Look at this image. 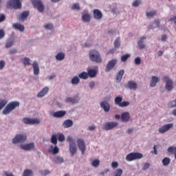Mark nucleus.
<instances>
[{"label":"nucleus","mask_w":176,"mask_h":176,"mask_svg":"<svg viewBox=\"0 0 176 176\" xmlns=\"http://www.w3.org/2000/svg\"><path fill=\"white\" fill-rule=\"evenodd\" d=\"M34 175V173H32V170L28 169L25 170L23 172V176H32Z\"/></svg>","instance_id":"4c0bfd02"},{"label":"nucleus","mask_w":176,"mask_h":176,"mask_svg":"<svg viewBox=\"0 0 176 176\" xmlns=\"http://www.w3.org/2000/svg\"><path fill=\"white\" fill-rule=\"evenodd\" d=\"M66 113L67 112L65 111H58L54 112L52 116L54 118H63V116H65Z\"/></svg>","instance_id":"aec40b11"},{"label":"nucleus","mask_w":176,"mask_h":176,"mask_svg":"<svg viewBox=\"0 0 176 176\" xmlns=\"http://www.w3.org/2000/svg\"><path fill=\"white\" fill-rule=\"evenodd\" d=\"M111 167L112 168H118V167H119V164L118 162H113L111 163Z\"/></svg>","instance_id":"5fc2aeb1"},{"label":"nucleus","mask_w":176,"mask_h":176,"mask_svg":"<svg viewBox=\"0 0 176 176\" xmlns=\"http://www.w3.org/2000/svg\"><path fill=\"white\" fill-rule=\"evenodd\" d=\"M142 153H131L126 155V160L127 162H133V160L142 159Z\"/></svg>","instance_id":"39448f33"},{"label":"nucleus","mask_w":176,"mask_h":176,"mask_svg":"<svg viewBox=\"0 0 176 176\" xmlns=\"http://www.w3.org/2000/svg\"><path fill=\"white\" fill-rule=\"evenodd\" d=\"M5 67V62L3 60H0V69H3Z\"/></svg>","instance_id":"e2e57ef3"},{"label":"nucleus","mask_w":176,"mask_h":176,"mask_svg":"<svg viewBox=\"0 0 176 176\" xmlns=\"http://www.w3.org/2000/svg\"><path fill=\"white\" fill-rule=\"evenodd\" d=\"M6 19V16L3 14H0V23H2V21H5Z\"/></svg>","instance_id":"bf43d9fd"},{"label":"nucleus","mask_w":176,"mask_h":176,"mask_svg":"<svg viewBox=\"0 0 176 176\" xmlns=\"http://www.w3.org/2000/svg\"><path fill=\"white\" fill-rule=\"evenodd\" d=\"M144 39H146V37H145V36H142V37L140 38V40H139V41H138V45L140 49H145V44H144Z\"/></svg>","instance_id":"cd10ccee"},{"label":"nucleus","mask_w":176,"mask_h":176,"mask_svg":"<svg viewBox=\"0 0 176 176\" xmlns=\"http://www.w3.org/2000/svg\"><path fill=\"white\" fill-rule=\"evenodd\" d=\"M19 105H20L19 102H9L3 110V115H9V113H10L13 109H16Z\"/></svg>","instance_id":"f257e3e1"},{"label":"nucleus","mask_w":176,"mask_h":176,"mask_svg":"<svg viewBox=\"0 0 176 176\" xmlns=\"http://www.w3.org/2000/svg\"><path fill=\"white\" fill-rule=\"evenodd\" d=\"M67 141L69 144V151L72 156H74V155H75V153H76V151H77L76 144H75V140L72 138V137L68 136L67 138Z\"/></svg>","instance_id":"7ed1b4c3"},{"label":"nucleus","mask_w":176,"mask_h":176,"mask_svg":"<svg viewBox=\"0 0 176 176\" xmlns=\"http://www.w3.org/2000/svg\"><path fill=\"white\" fill-rule=\"evenodd\" d=\"M11 46H13V40H8L7 43H6V49L11 47Z\"/></svg>","instance_id":"49530a36"},{"label":"nucleus","mask_w":176,"mask_h":176,"mask_svg":"<svg viewBox=\"0 0 176 176\" xmlns=\"http://www.w3.org/2000/svg\"><path fill=\"white\" fill-rule=\"evenodd\" d=\"M64 58H65V54L63 52H59L56 56V59L58 61H63Z\"/></svg>","instance_id":"c756f323"},{"label":"nucleus","mask_w":176,"mask_h":176,"mask_svg":"<svg viewBox=\"0 0 176 176\" xmlns=\"http://www.w3.org/2000/svg\"><path fill=\"white\" fill-rule=\"evenodd\" d=\"M30 16V12L29 11H25L23 12V21L26 20L27 18Z\"/></svg>","instance_id":"8fccbe9b"},{"label":"nucleus","mask_w":176,"mask_h":176,"mask_svg":"<svg viewBox=\"0 0 176 176\" xmlns=\"http://www.w3.org/2000/svg\"><path fill=\"white\" fill-rule=\"evenodd\" d=\"M157 12L156 11H151L148 12H146V15L147 17H153L154 16H156Z\"/></svg>","instance_id":"ea45409f"},{"label":"nucleus","mask_w":176,"mask_h":176,"mask_svg":"<svg viewBox=\"0 0 176 176\" xmlns=\"http://www.w3.org/2000/svg\"><path fill=\"white\" fill-rule=\"evenodd\" d=\"M23 64L24 65H31V60H30L28 58H24Z\"/></svg>","instance_id":"de8ad7c7"},{"label":"nucleus","mask_w":176,"mask_h":176,"mask_svg":"<svg viewBox=\"0 0 176 176\" xmlns=\"http://www.w3.org/2000/svg\"><path fill=\"white\" fill-rule=\"evenodd\" d=\"M23 122L25 124H39L41 120L38 118H23Z\"/></svg>","instance_id":"9d476101"},{"label":"nucleus","mask_w":176,"mask_h":176,"mask_svg":"<svg viewBox=\"0 0 176 176\" xmlns=\"http://www.w3.org/2000/svg\"><path fill=\"white\" fill-rule=\"evenodd\" d=\"M153 24H155V27H159L160 25V21L156 20L153 23Z\"/></svg>","instance_id":"0e129e2a"},{"label":"nucleus","mask_w":176,"mask_h":176,"mask_svg":"<svg viewBox=\"0 0 176 176\" xmlns=\"http://www.w3.org/2000/svg\"><path fill=\"white\" fill-rule=\"evenodd\" d=\"M32 67L34 70V74L39 75V65L37 63L36 61L33 62Z\"/></svg>","instance_id":"4be33fe9"},{"label":"nucleus","mask_w":176,"mask_h":176,"mask_svg":"<svg viewBox=\"0 0 176 176\" xmlns=\"http://www.w3.org/2000/svg\"><path fill=\"white\" fill-rule=\"evenodd\" d=\"M23 151H26L28 152H30L31 151H34L35 150V143L31 142V143H28L26 144H24L23 146Z\"/></svg>","instance_id":"f8f14e48"},{"label":"nucleus","mask_w":176,"mask_h":176,"mask_svg":"<svg viewBox=\"0 0 176 176\" xmlns=\"http://www.w3.org/2000/svg\"><path fill=\"white\" fill-rule=\"evenodd\" d=\"M157 82H159V78H157L156 76H152L151 80L150 82L151 87H155V86H156V83H157Z\"/></svg>","instance_id":"bb28decb"},{"label":"nucleus","mask_w":176,"mask_h":176,"mask_svg":"<svg viewBox=\"0 0 176 176\" xmlns=\"http://www.w3.org/2000/svg\"><path fill=\"white\" fill-rule=\"evenodd\" d=\"M49 152L53 153V155H57V153L60 152V150L58 149V147H57V146H55L54 147L53 146H51L49 149Z\"/></svg>","instance_id":"c85d7f7f"},{"label":"nucleus","mask_w":176,"mask_h":176,"mask_svg":"<svg viewBox=\"0 0 176 176\" xmlns=\"http://www.w3.org/2000/svg\"><path fill=\"white\" fill-rule=\"evenodd\" d=\"M123 75H124V70L120 69L116 75V81L118 83H120V82H122V79H123Z\"/></svg>","instance_id":"6ab92c4d"},{"label":"nucleus","mask_w":176,"mask_h":176,"mask_svg":"<svg viewBox=\"0 0 176 176\" xmlns=\"http://www.w3.org/2000/svg\"><path fill=\"white\" fill-rule=\"evenodd\" d=\"M129 105H130V102L128 101H123L121 102V104H120V107L121 108H124V107H129Z\"/></svg>","instance_id":"a18cd8bd"},{"label":"nucleus","mask_w":176,"mask_h":176,"mask_svg":"<svg viewBox=\"0 0 176 176\" xmlns=\"http://www.w3.org/2000/svg\"><path fill=\"white\" fill-rule=\"evenodd\" d=\"M12 28H14V30H16V31H20L21 32H23V26L19 23H13Z\"/></svg>","instance_id":"a878e982"},{"label":"nucleus","mask_w":176,"mask_h":176,"mask_svg":"<svg viewBox=\"0 0 176 176\" xmlns=\"http://www.w3.org/2000/svg\"><path fill=\"white\" fill-rule=\"evenodd\" d=\"M78 78H80V79H84L86 80V79L89 78V74L86 72H82V73L78 74Z\"/></svg>","instance_id":"473e14b6"},{"label":"nucleus","mask_w":176,"mask_h":176,"mask_svg":"<svg viewBox=\"0 0 176 176\" xmlns=\"http://www.w3.org/2000/svg\"><path fill=\"white\" fill-rule=\"evenodd\" d=\"M91 17L89 14H84L82 16V19L85 23H89L91 20Z\"/></svg>","instance_id":"7c9ffc66"},{"label":"nucleus","mask_w":176,"mask_h":176,"mask_svg":"<svg viewBox=\"0 0 176 176\" xmlns=\"http://www.w3.org/2000/svg\"><path fill=\"white\" fill-rule=\"evenodd\" d=\"M169 21H173L174 24L176 25V16H173L169 19Z\"/></svg>","instance_id":"338daca9"},{"label":"nucleus","mask_w":176,"mask_h":176,"mask_svg":"<svg viewBox=\"0 0 176 176\" xmlns=\"http://www.w3.org/2000/svg\"><path fill=\"white\" fill-rule=\"evenodd\" d=\"M8 104V101L6 100H0V111Z\"/></svg>","instance_id":"79ce46f5"},{"label":"nucleus","mask_w":176,"mask_h":176,"mask_svg":"<svg viewBox=\"0 0 176 176\" xmlns=\"http://www.w3.org/2000/svg\"><path fill=\"white\" fill-rule=\"evenodd\" d=\"M100 107L104 112H109V110L111 109V105L107 101L101 102Z\"/></svg>","instance_id":"dca6fc26"},{"label":"nucleus","mask_w":176,"mask_h":176,"mask_svg":"<svg viewBox=\"0 0 176 176\" xmlns=\"http://www.w3.org/2000/svg\"><path fill=\"white\" fill-rule=\"evenodd\" d=\"M118 122H106L103 125V130H105L106 131H108L109 130H112V129H115V127H117Z\"/></svg>","instance_id":"0eeeda50"},{"label":"nucleus","mask_w":176,"mask_h":176,"mask_svg":"<svg viewBox=\"0 0 176 176\" xmlns=\"http://www.w3.org/2000/svg\"><path fill=\"white\" fill-rule=\"evenodd\" d=\"M140 5H141V1L140 0H135L133 3V6H134L135 8H137V6H140Z\"/></svg>","instance_id":"864d4df0"},{"label":"nucleus","mask_w":176,"mask_h":176,"mask_svg":"<svg viewBox=\"0 0 176 176\" xmlns=\"http://www.w3.org/2000/svg\"><path fill=\"white\" fill-rule=\"evenodd\" d=\"M31 1L34 8L37 9V10L40 12V13L43 12V11L45 10V6L43 5V3H42L41 0H31Z\"/></svg>","instance_id":"423d86ee"},{"label":"nucleus","mask_w":176,"mask_h":176,"mask_svg":"<svg viewBox=\"0 0 176 176\" xmlns=\"http://www.w3.org/2000/svg\"><path fill=\"white\" fill-rule=\"evenodd\" d=\"M77 145L82 154L85 155V152L86 151V144H85V140H83V139L78 138L77 140Z\"/></svg>","instance_id":"1a4fd4ad"},{"label":"nucleus","mask_w":176,"mask_h":176,"mask_svg":"<svg viewBox=\"0 0 176 176\" xmlns=\"http://www.w3.org/2000/svg\"><path fill=\"white\" fill-rule=\"evenodd\" d=\"M92 166L93 167H98L100 166V160H95L92 162Z\"/></svg>","instance_id":"3c124183"},{"label":"nucleus","mask_w":176,"mask_h":176,"mask_svg":"<svg viewBox=\"0 0 176 176\" xmlns=\"http://www.w3.org/2000/svg\"><path fill=\"white\" fill-rule=\"evenodd\" d=\"M121 119L122 122H129L130 120V113L129 112H124L121 115Z\"/></svg>","instance_id":"393cba45"},{"label":"nucleus","mask_w":176,"mask_h":176,"mask_svg":"<svg viewBox=\"0 0 176 176\" xmlns=\"http://www.w3.org/2000/svg\"><path fill=\"white\" fill-rule=\"evenodd\" d=\"M164 81L166 82V90H168V91H171V90H173V87H174L173 80L170 79L168 76H165L164 77Z\"/></svg>","instance_id":"6e6552de"},{"label":"nucleus","mask_w":176,"mask_h":176,"mask_svg":"<svg viewBox=\"0 0 176 176\" xmlns=\"http://www.w3.org/2000/svg\"><path fill=\"white\" fill-rule=\"evenodd\" d=\"M3 36H5V32L3 31V30L0 29V39H2Z\"/></svg>","instance_id":"052dcab7"},{"label":"nucleus","mask_w":176,"mask_h":176,"mask_svg":"<svg viewBox=\"0 0 176 176\" xmlns=\"http://www.w3.org/2000/svg\"><path fill=\"white\" fill-rule=\"evenodd\" d=\"M150 166L151 165L149 164V163L144 164V166H143L142 170L144 171H145L146 170H148Z\"/></svg>","instance_id":"13d9d810"},{"label":"nucleus","mask_w":176,"mask_h":176,"mask_svg":"<svg viewBox=\"0 0 176 176\" xmlns=\"http://www.w3.org/2000/svg\"><path fill=\"white\" fill-rule=\"evenodd\" d=\"M120 47V38H117L114 41V47Z\"/></svg>","instance_id":"c03bdc74"},{"label":"nucleus","mask_w":176,"mask_h":176,"mask_svg":"<svg viewBox=\"0 0 176 176\" xmlns=\"http://www.w3.org/2000/svg\"><path fill=\"white\" fill-rule=\"evenodd\" d=\"M3 175H5V176H14V175H13V174L9 173L7 171H4Z\"/></svg>","instance_id":"774afa93"},{"label":"nucleus","mask_w":176,"mask_h":176,"mask_svg":"<svg viewBox=\"0 0 176 176\" xmlns=\"http://www.w3.org/2000/svg\"><path fill=\"white\" fill-rule=\"evenodd\" d=\"M66 102H69L70 104H76V102H78V98L68 97L66 98Z\"/></svg>","instance_id":"2f4dec72"},{"label":"nucleus","mask_w":176,"mask_h":176,"mask_svg":"<svg viewBox=\"0 0 176 176\" xmlns=\"http://www.w3.org/2000/svg\"><path fill=\"white\" fill-rule=\"evenodd\" d=\"M126 87H128V89H130L131 90H136L137 87H138V85H137V82L131 80L128 82Z\"/></svg>","instance_id":"f3484780"},{"label":"nucleus","mask_w":176,"mask_h":176,"mask_svg":"<svg viewBox=\"0 0 176 176\" xmlns=\"http://www.w3.org/2000/svg\"><path fill=\"white\" fill-rule=\"evenodd\" d=\"M54 163L56 164H61V163H64V159L60 156H56L54 160Z\"/></svg>","instance_id":"72a5a7b5"},{"label":"nucleus","mask_w":176,"mask_h":176,"mask_svg":"<svg viewBox=\"0 0 176 176\" xmlns=\"http://www.w3.org/2000/svg\"><path fill=\"white\" fill-rule=\"evenodd\" d=\"M122 101H123V98L120 96H118L115 98V104L120 107V104H122Z\"/></svg>","instance_id":"f704fd0d"},{"label":"nucleus","mask_w":176,"mask_h":176,"mask_svg":"<svg viewBox=\"0 0 176 176\" xmlns=\"http://www.w3.org/2000/svg\"><path fill=\"white\" fill-rule=\"evenodd\" d=\"M89 58L94 63H101V61H102L100 56V52L96 50H92L89 52Z\"/></svg>","instance_id":"f03ea898"},{"label":"nucleus","mask_w":176,"mask_h":176,"mask_svg":"<svg viewBox=\"0 0 176 176\" xmlns=\"http://www.w3.org/2000/svg\"><path fill=\"white\" fill-rule=\"evenodd\" d=\"M94 19L95 20H101L102 19V12L98 9H95L94 10Z\"/></svg>","instance_id":"2eb2a0df"},{"label":"nucleus","mask_w":176,"mask_h":176,"mask_svg":"<svg viewBox=\"0 0 176 176\" xmlns=\"http://www.w3.org/2000/svg\"><path fill=\"white\" fill-rule=\"evenodd\" d=\"M173 124H167L166 125H164L159 129V133H160L161 134H163L166 133V131H168L170 129H173Z\"/></svg>","instance_id":"4468645a"},{"label":"nucleus","mask_w":176,"mask_h":176,"mask_svg":"<svg viewBox=\"0 0 176 176\" xmlns=\"http://www.w3.org/2000/svg\"><path fill=\"white\" fill-rule=\"evenodd\" d=\"M171 162V159L168 158V157H164L162 160V164L163 166H168V164H170V163Z\"/></svg>","instance_id":"c9c22d12"},{"label":"nucleus","mask_w":176,"mask_h":176,"mask_svg":"<svg viewBox=\"0 0 176 176\" xmlns=\"http://www.w3.org/2000/svg\"><path fill=\"white\" fill-rule=\"evenodd\" d=\"M80 82V80L79 79V77L74 76L72 79V85H78V83Z\"/></svg>","instance_id":"e433bc0d"},{"label":"nucleus","mask_w":176,"mask_h":176,"mask_svg":"<svg viewBox=\"0 0 176 176\" xmlns=\"http://www.w3.org/2000/svg\"><path fill=\"white\" fill-rule=\"evenodd\" d=\"M51 142L52 144H54V145H57V136H56V135H52Z\"/></svg>","instance_id":"a19ab883"},{"label":"nucleus","mask_w":176,"mask_h":176,"mask_svg":"<svg viewBox=\"0 0 176 176\" xmlns=\"http://www.w3.org/2000/svg\"><path fill=\"white\" fill-rule=\"evenodd\" d=\"M87 74L89 78H96L97 76V71L94 69H88Z\"/></svg>","instance_id":"5701e85b"},{"label":"nucleus","mask_w":176,"mask_h":176,"mask_svg":"<svg viewBox=\"0 0 176 176\" xmlns=\"http://www.w3.org/2000/svg\"><path fill=\"white\" fill-rule=\"evenodd\" d=\"M74 124V122L72 120H66L64 121L63 126L65 129H68L69 127H72Z\"/></svg>","instance_id":"b1692460"},{"label":"nucleus","mask_w":176,"mask_h":176,"mask_svg":"<svg viewBox=\"0 0 176 176\" xmlns=\"http://www.w3.org/2000/svg\"><path fill=\"white\" fill-rule=\"evenodd\" d=\"M20 142H23V135H16V136L12 139V144H20Z\"/></svg>","instance_id":"a211bd4d"},{"label":"nucleus","mask_w":176,"mask_h":176,"mask_svg":"<svg viewBox=\"0 0 176 176\" xmlns=\"http://www.w3.org/2000/svg\"><path fill=\"white\" fill-rule=\"evenodd\" d=\"M168 152H169L170 153H174V147L170 146L168 148Z\"/></svg>","instance_id":"69168bd1"},{"label":"nucleus","mask_w":176,"mask_h":176,"mask_svg":"<svg viewBox=\"0 0 176 176\" xmlns=\"http://www.w3.org/2000/svg\"><path fill=\"white\" fill-rule=\"evenodd\" d=\"M135 64L136 65H140V64H141V58L137 57V58L135 59Z\"/></svg>","instance_id":"4d7b16f0"},{"label":"nucleus","mask_w":176,"mask_h":176,"mask_svg":"<svg viewBox=\"0 0 176 176\" xmlns=\"http://www.w3.org/2000/svg\"><path fill=\"white\" fill-rule=\"evenodd\" d=\"M72 9L73 10H80V6H79V3H74L73 6H72Z\"/></svg>","instance_id":"09e8293b"},{"label":"nucleus","mask_w":176,"mask_h":176,"mask_svg":"<svg viewBox=\"0 0 176 176\" xmlns=\"http://www.w3.org/2000/svg\"><path fill=\"white\" fill-rule=\"evenodd\" d=\"M173 124H167L166 125H164L159 129V133H160L161 134H163L166 133V131H168L170 129H173Z\"/></svg>","instance_id":"ddd939ff"},{"label":"nucleus","mask_w":176,"mask_h":176,"mask_svg":"<svg viewBox=\"0 0 176 176\" xmlns=\"http://www.w3.org/2000/svg\"><path fill=\"white\" fill-rule=\"evenodd\" d=\"M122 174H123V170L118 168L116 170L114 176H122Z\"/></svg>","instance_id":"37998d69"},{"label":"nucleus","mask_w":176,"mask_h":176,"mask_svg":"<svg viewBox=\"0 0 176 176\" xmlns=\"http://www.w3.org/2000/svg\"><path fill=\"white\" fill-rule=\"evenodd\" d=\"M58 141H60V142H63V141H65V136H64L63 134L60 133L58 135Z\"/></svg>","instance_id":"603ef678"},{"label":"nucleus","mask_w":176,"mask_h":176,"mask_svg":"<svg viewBox=\"0 0 176 176\" xmlns=\"http://www.w3.org/2000/svg\"><path fill=\"white\" fill-rule=\"evenodd\" d=\"M116 64H118V60H116L115 58L109 61V63H107L106 68H105L106 72H109V71H111V69H112L113 68V67H115V65H116Z\"/></svg>","instance_id":"9b49d317"},{"label":"nucleus","mask_w":176,"mask_h":176,"mask_svg":"<svg viewBox=\"0 0 176 176\" xmlns=\"http://www.w3.org/2000/svg\"><path fill=\"white\" fill-rule=\"evenodd\" d=\"M130 54H126L124 55H122L121 57V61H127V60H129V58L130 57Z\"/></svg>","instance_id":"58836bf2"},{"label":"nucleus","mask_w":176,"mask_h":176,"mask_svg":"<svg viewBox=\"0 0 176 176\" xmlns=\"http://www.w3.org/2000/svg\"><path fill=\"white\" fill-rule=\"evenodd\" d=\"M161 41H162V42H166V41H167V35L166 34L162 35L161 38Z\"/></svg>","instance_id":"680f3d73"},{"label":"nucleus","mask_w":176,"mask_h":176,"mask_svg":"<svg viewBox=\"0 0 176 176\" xmlns=\"http://www.w3.org/2000/svg\"><path fill=\"white\" fill-rule=\"evenodd\" d=\"M44 27L46 30H53V25L52 23H47Z\"/></svg>","instance_id":"6e6d98bb"},{"label":"nucleus","mask_w":176,"mask_h":176,"mask_svg":"<svg viewBox=\"0 0 176 176\" xmlns=\"http://www.w3.org/2000/svg\"><path fill=\"white\" fill-rule=\"evenodd\" d=\"M49 93V87H45L38 94L37 97H45Z\"/></svg>","instance_id":"412c9836"},{"label":"nucleus","mask_w":176,"mask_h":176,"mask_svg":"<svg viewBox=\"0 0 176 176\" xmlns=\"http://www.w3.org/2000/svg\"><path fill=\"white\" fill-rule=\"evenodd\" d=\"M8 9H21L20 0H10L7 2Z\"/></svg>","instance_id":"20e7f679"}]
</instances>
